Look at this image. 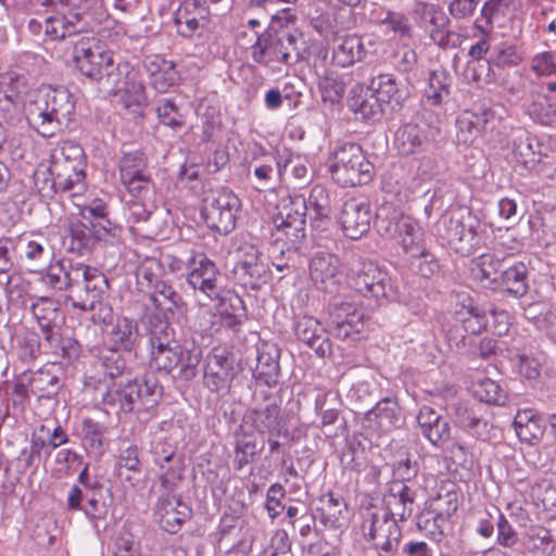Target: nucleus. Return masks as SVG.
Returning a JSON list of instances; mask_svg holds the SVG:
<instances>
[{
    "label": "nucleus",
    "instance_id": "obj_1",
    "mask_svg": "<svg viewBox=\"0 0 556 556\" xmlns=\"http://www.w3.org/2000/svg\"><path fill=\"white\" fill-rule=\"evenodd\" d=\"M73 62L100 92L116 96L127 91V65L114 62L113 54L96 39L83 37L74 45Z\"/></svg>",
    "mask_w": 556,
    "mask_h": 556
},
{
    "label": "nucleus",
    "instance_id": "obj_2",
    "mask_svg": "<svg viewBox=\"0 0 556 556\" xmlns=\"http://www.w3.org/2000/svg\"><path fill=\"white\" fill-rule=\"evenodd\" d=\"M74 111L75 102L66 88H42L27 105V121L38 135L51 138L70 125Z\"/></svg>",
    "mask_w": 556,
    "mask_h": 556
},
{
    "label": "nucleus",
    "instance_id": "obj_3",
    "mask_svg": "<svg viewBox=\"0 0 556 556\" xmlns=\"http://www.w3.org/2000/svg\"><path fill=\"white\" fill-rule=\"evenodd\" d=\"M480 219L466 206L441 215L434 226L435 235L455 253L469 256L480 243Z\"/></svg>",
    "mask_w": 556,
    "mask_h": 556
},
{
    "label": "nucleus",
    "instance_id": "obj_4",
    "mask_svg": "<svg viewBox=\"0 0 556 556\" xmlns=\"http://www.w3.org/2000/svg\"><path fill=\"white\" fill-rule=\"evenodd\" d=\"M332 179L342 187L367 185L374 178L375 166L357 143H344L334 149L328 161Z\"/></svg>",
    "mask_w": 556,
    "mask_h": 556
},
{
    "label": "nucleus",
    "instance_id": "obj_5",
    "mask_svg": "<svg viewBox=\"0 0 556 556\" xmlns=\"http://www.w3.org/2000/svg\"><path fill=\"white\" fill-rule=\"evenodd\" d=\"M160 393L161 386L152 375H146L141 379L128 377L108 384L102 402L121 412L130 413L139 408V405L151 406Z\"/></svg>",
    "mask_w": 556,
    "mask_h": 556
},
{
    "label": "nucleus",
    "instance_id": "obj_6",
    "mask_svg": "<svg viewBox=\"0 0 556 556\" xmlns=\"http://www.w3.org/2000/svg\"><path fill=\"white\" fill-rule=\"evenodd\" d=\"M439 116L427 108H420L409 122L403 123L394 134V147L402 155H412L441 135Z\"/></svg>",
    "mask_w": 556,
    "mask_h": 556
},
{
    "label": "nucleus",
    "instance_id": "obj_7",
    "mask_svg": "<svg viewBox=\"0 0 556 556\" xmlns=\"http://www.w3.org/2000/svg\"><path fill=\"white\" fill-rule=\"evenodd\" d=\"M307 202L302 195L282 199L277 205V213L273 217V224L277 230L278 240L283 238L289 243L287 252L295 254L300 243L305 238Z\"/></svg>",
    "mask_w": 556,
    "mask_h": 556
},
{
    "label": "nucleus",
    "instance_id": "obj_8",
    "mask_svg": "<svg viewBox=\"0 0 556 556\" xmlns=\"http://www.w3.org/2000/svg\"><path fill=\"white\" fill-rule=\"evenodd\" d=\"M85 153L80 144L66 140L52 156L49 168L52 175V188L55 192H67L85 177Z\"/></svg>",
    "mask_w": 556,
    "mask_h": 556
},
{
    "label": "nucleus",
    "instance_id": "obj_9",
    "mask_svg": "<svg viewBox=\"0 0 556 556\" xmlns=\"http://www.w3.org/2000/svg\"><path fill=\"white\" fill-rule=\"evenodd\" d=\"M240 207L239 198L230 189L222 187L205 193L201 215L210 229L227 235L236 226Z\"/></svg>",
    "mask_w": 556,
    "mask_h": 556
},
{
    "label": "nucleus",
    "instance_id": "obj_10",
    "mask_svg": "<svg viewBox=\"0 0 556 556\" xmlns=\"http://www.w3.org/2000/svg\"><path fill=\"white\" fill-rule=\"evenodd\" d=\"M349 279L356 292L378 302L395 295L389 274L372 261L356 260L349 269Z\"/></svg>",
    "mask_w": 556,
    "mask_h": 556
},
{
    "label": "nucleus",
    "instance_id": "obj_11",
    "mask_svg": "<svg viewBox=\"0 0 556 556\" xmlns=\"http://www.w3.org/2000/svg\"><path fill=\"white\" fill-rule=\"evenodd\" d=\"M151 365L159 371L172 372L179 365L182 345L175 339L169 323L160 316L150 319Z\"/></svg>",
    "mask_w": 556,
    "mask_h": 556
},
{
    "label": "nucleus",
    "instance_id": "obj_12",
    "mask_svg": "<svg viewBox=\"0 0 556 556\" xmlns=\"http://www.w3.org/2000/svg\"><path fill=\"white\" fill-rule=\"evenodd\" d=\"M362 531L374 542L377 549L395 554L402 536L396 519L387 515L383 508L370 505L363 514Z\"/></svg>",
    "mask_w": 556,
    "mask_h": 556
},
{
    "label": "nucleus",
    "instance_id": "obj_13",
    "mask_svg": "<svg viewBox=\"0 0 556 556\" xmlns=\"http://www.w3.org/2000/svg\"><path fill=\"white\" fill-rule=\"evenodd\" d=\"M299 38L290 31H267L258 36L252 47L253 60L261 64L280 61L286 64L296 62L300 56Z\"/></svg>",
    "mask_w": 556,
    "mask_h": 556
},
{
    "label": "nucleus",
    "instance_id": "obj_14",
    "mask_svg": "<svg viewBox=\"0 0 556 556\" xmlns=\"http://www.w3.org/2000/svg\"><path fill=\"white\" fill-rule=\"evenodd\" d=\"M240 371L232 353L213 349L203 362V383L212 392H228Z\"/></svg>",
    "mask_w": 556,
    "mask_h": 556
},
{
    "label": "nucleus",
    "instance_id": "obj_15",
    "mask_svg": "<svg viewBox=\"0 0 556 556\" xmlns=\"http://www.w3.org/2000/svg\"><path fill=\"white\" fill-rule=\"evenodd\" d=\"M233 280L245 289L258 290L267 281V265L255 245L244 243L237 250L231 270Z\"/></svg>",
    "mask_w": 556,
    "mask_h": 556
},
{
    "label": "nucleus",
    "instance_id": "obj_16",
    "mask_svg": "<svg viewBox=\"0 0 556 556\" xmlns=\"http://www.w3.org/2000/svg\"><path fill=\"white\" fill-rule=\"evenodd\" d=\"M187 282L193 290H199L210 300L219 298V270L216 264L203 253H194L187 260Z\"/></svg>",
    "mask_w": 556,
    "mask_h": 556
},
{
    "label": "nucleus",
    "instance_id": "obj_17",
    "mask_svg": "<svg viewBox=\"0 0 556 556\" xmlns=\"http://www.w3.org/2000/svg\"><path fill=\"white\" fill-rule=\"evenodd\" d=\"M372 218L370 204L362 199H349L341 208L339 222L344 235L358 240L370 229Z\"/></svg>",
    "mask_w": 556,
    "mask_h": 556
},
{
    "label": "nucleus",
    "instance_id": "obj_18",
    "mask_svg": "<svg viewBox=\"0 0 556 556\" xmlns=\"http://www.w3.org/2000/svg\"><path fill=\"white\" fill-rule=\"evenodd\" d=\"M342 264L336 254L316 252L309 261V276L315 287L326 293L338 291Z\"/></svg>",
    "mask_w": 556,
    "mask_h": 556
},
{
    "label": "nucleus",
    "instance_id": "obj_19",
    "mask_svg": "<svg viewBox=\"0 0 556 556\" xmlns=\"http://www.w3.org/2000/svg\"><path fill=\"white\" fill-rule=\"evenodd\" d=\"M161 528L168 533H177L191 516V508L175 492H162L155 507Z\"/></svg>",
    "mask_w": 556,
    "mask_h": 556
},
{
    "label": "nucleus",
    "instance_id": "obj_20",
    "mask_svg": "<svg viewBox=\"0 0 556 556\" xmlns=\"http://www.w3.org/2000/svg\"><path fill=\"white\" fill-rule=\"evenodd\" d=\"M514 156L526 169L553 179L554 175L547 168L546 154L542 152L540 141L529 134H521L514 141Z\"/></svg>",
    "mask_w": 556,
    "mask_h": 556
},
{
    "label": "nucleus",
    "instance_id": "obj_21",
    "mask_svg": "<svg viewBox=\"0 0 556 556\" xmlns=\"http://www.w3.org/2000/svg\"><path fill=\"white\" fill-rule=\"evenodd\" d=\"M148 296L156 311L149 316V320L160 316L161 320L169 323V319L186 306L182 296L169 283L161 279H156L154 282L151 281Z\"/></svg>",
    "mask_w": 556,
    "mask_h": 556
},
{
    "label": "nucleus",
    "instance_id": "obj_22",
    "mask_svg": "<svg viewBox=\"0 0 556 556\" xmlns=\"http://www.w3.org/2000/svg\"><path fill=\"white\" fill-rule=\"evenodd\" d=\"M81 283H79L73 291L74 296H70L74 307L83 311L94 309L96 303H99L102 295L109 288V282L104 274L93 268L90 273L84 276Z\"/></svg>",
    "mask_w": 556,
    "mask_h": 556
},
{
    "label": "nucleus",
    "instance_id": "obj_23",
    "mask_svg": "<svg viewBox=\"0 0 556 556\" xmlns=\"http://www.w3.org/2000/svg\"><path fill=\"white\" fill-rule=\"evenodd\" d=\"M415 498L416 492L410 486L401 481H393L383 496L381 508L391 518L405 521L414 511Z\"/></svg>",
    "mask_w": 556,
    "mask_h": 556
},
{
    "label": "nucleus",
    "instance_id": "obj_24",
    "mask_svg": "<svg viewBox=\"0 0 556 556\" xmlns=\"http://www.w3.org/2000/svg\"><path fill=\"white\" fill-rule=\"evenodd\" d=\"M31 313L36 318L48 345H58L60 325L64 316L55 302L48 298H39L31 305Z\"/></svg>",
    "mask_w": 556,
    "mask_h": 556
},
{
    "label": "nucleus",
    "instance_id": "obj_25",
    "mask_svg": "<svg viewBox=\"0 0 556 556\" xmlns=\"http://www.w3.org/2000/svg\"><path fill=\"white\" fill-rule=\"evenodd\" d=\"M244 421L262 435L280 437L288 432H283V419L276 402H270L265 407L250 409L244 416Z\"/></svg>",
    "mask_w": 556,
    "mask_h": 556
},
{
    "label": "nucleus",
    "instance_id": "obj_26",
    "mask_svg": "<svg viewBox=\"0 0 556 556\" xmlns=\"http://www.w3.org/2000/svg\"><path fill=\"white\" fill-rule=\"evenodd\" d=\"M295 334L320 357L332 354V344L327 336V329L312 316H302L295 325Z\"/></svg>",
    "mask_w": 556,
    "mask_h": 556
},
{
    "label": "nucleus",
    "instance_id": "obj_27",
    "mask_svg": "<svg viewBox=\"0 0 556 556\" xmlns=\"http://www.w3.org/2000/svg\"><path fill=\"white\" fill-rule=\"evenodd\" d=\"M365 420L368 427L381 432H390L400 428L404 422L400 405L392 397L380 400L374 408L365 414Z\"/></svg>",
    "mask_w": 556,
    "mask_h": 556
},
{
    "label": "nucleus",
    "instance_id": "obj_28",
    "mask_svg": "<svg viewBox=\"0 0 556 556\" xmlns=\"http://www.w3.org/2000/svg\"><path fill=\"white\" fill-rule=\"evenodd\" d=\"M257 357L253 376L268 387L277 384L280 374V348L276 343L262 342L256 348Z\"/></svg>",
    "mask_w": 556,
    "mask_h": 556
},
{
    "label": "nucleus",
    "instance_id": "obj_29",
    "mask_svg": "<svg viewBox=\"0 0 556 556\" xmlns=\"http://www.w3.org/2000/svg\"><path fill=\"white\" fill-rule=\"evenodd\" d=\"M348 105L355 115L368 122L379 121L383 113V103L377 94L368 87L359 84L352 87Z\"/></svg>",
    "mask_w": 556,
    "mask_h": 556
},
{
    "label": "nucleus",
    "instance_id": "obj_30",
    "mask_svg": "<svg viewBox=\"0 0 556 556\" xmlns=\"http://www.w3.org/2000/svg\"><path fill=\"white\" fill-rule=\"evenodd\" d=\"M412 220L393 203L386 201L377 207L375 227L380 236L392 239L399 237L403 229H407Z\"/></svg>",
    "mask_w": 556,
    "mask_h": 556
},
{
    "label": "nucleus",
    "instance_id": "obj_31",
    "mask_svg": "<svg viewBox=\"0 0 556 556\" xmlns=\"http://www.w3.org/2000/svg\"><path fill=\"white\" fill-rule=\"evenodd\" d=\"M422 435L433 445L441 446L451 435L448 421L429 406H422L417 416Z\"/></svg>",
    "mask_w": 556,
    "mask_h": 556
},
{
    "label": "nucleus",
    "instance_id": "obj_32",
    "mask_svg": "<svg viewBox=\"0 0 556 556\" xmlns=\"http://www.w3.org/2000/svg\"><path fill=\"white\" fill-rule=\"evenodd\" d=\"M362 37L353 34L337 37L332 46V62L340 67H348L361 62L366 56Z\"/></svg>",
    "mask_w": 556,
    "mask_h": 556
},
{
    "label": "nucleus",
    "instance_id": "obj_33",
    "mask_svg": "<svg viewBox=\"0 0 556 556\" xmlns=\"http://www.w3.org/2000/svg\"><path fill=\"white\" fill-rule=\"evenodd\" d=\"M91 218L83 215L81 218H70L66 224V235L70 238V250L80 255L91 252L98 241L90 229Z\"/></svg>",
    "mask_w": 556,
    "mask_h": 556
},
{
    "label": "nucleus",
    "instance_id": "obj_34",
    "mask_svg": "<svg viewBox=\"0 0 556 556\" xmlns=\"http://www.w3.org/2000/svg\"><path fill=\"white\" fill-rule=\"evenodd\" d=\"M452 76L443 68L430 71L427 78V88L425 98L427 102L434 106H440L448 102L452 93Z\"/></svg>",
    "mask_w": 556,
    "mask_h": 556
},
{
    "label": "nucleus",
    "instance_id": "obj_35",
    "mask_svg": "<svg viewBox=\"0 0 556 556\" xmlns=\"http://www.w3.org/2000/svg\"><path fill=\"white\" fill-rule=\"evenodd\" d=\"M413 15L418 24L428 31L451 26L452 23L450 15L439 4L425 1L415 2Z\"/></svg>",
    "mask_w": 556,
    "mask_h": 556
},
{
    "label": "nucleus",
    "instance_id": "obj_36",
    "mask_svg": "<svg viewBox=\"0 0 556 556\" xmlns=\"http://www.w3.org/2000/svg\"><path fill=\"white\" fill-rule=\"evenodd\" d=\"M113 349L131 352L139 341L138 325L128 317L117 318L110 331Z\"/></svg>",
    "mask_w": 556,
    "mask_h": 556
},
{
    "label": "nucleus",
    "instance_id": "obj_37",
    "mask_svg": "<svg viewBox=\"0 0 556 556\" xmlns=\"http://www.w3.org/2000/svg\"><path fill=\"white\" fill-rule=\"evenodd\" d=\"M486 124V112H463L456 119L458 142L470 144L484 130Z\"/></svg>",
    "mask_w": 556,
    "mask_h": 556
},
{
    "label": "nucleus",
    "instance_id": "obj_38",
    "mask_svg": "<svg viewBox=\"0 0 556 556\" xmlns=\"http://www.w3.org/2000/svg\"><path fill=\"white\" fill-rule=\"evenodd\" d=\"M527 277L528 268L523 263L506 264L496 287L504 288L515 298H521L528 292Z\"/></svg>",
    "mask_w": 556,
    "mask_h": 556
},
{
    "label": "nucleus",
    "instance_id": "obj_39",
    "mask_svg": "<svg viewBox=\"0 0 556 556\" xmlns=\"http://www.w3.org/2000/svg\"><path fill=\"white\" fill-rule=\"evenodd\" d=\"M506 264V258H500L495 254H482L478 257L472 271L476 279L480 282H488L496 288L502 270H504Z\"/></svg>",
    "mask_w": 556,
    "mask_h": 556
},
{
    "label": "nucleus",
    "instance_id": "obj_40",
    "mask_svg": "<svg viewBox=\"0 0 556 556\" xmlns=\"http://www.w3.org/2000/svg\"><path fill=\"white\" fill-rule=\"evenodd\" d=\"M81 432L83 446L87 454L94 459H99L104 453L105 427L91 418H86L83 421Z\"/></svg>",
    "mask_w": 556,
    "mask_h": 556
},
{
    "label": "nucleus",
    "instance_id": "obj_41",
    "mask_svg": "<svg viewBox=\"0 0 556 556\" xmlns=\"http://www.w3.org/2000/svg\"><path fill=\"white\" fill-rule=\"evenodd\" d=\"M457 331L458 330H454L452 332L450 340H454L458 349H466L467 353L471 357H481L485 359L496 354L498 349L497 340L488 337L482 339H478L477 337H462L459 338V341H456Z\"/></svg>",
    "mask_w": 556,
    "mask_h": 556
},
{
    "label": "nucleus",
    "instance_id": "obj_42",
    "mask_svg": "<svg viewBox=\"0 0 556 556\" xmlns=\"http://www.w3.org/2000/svg\"><path fill=\"white\" fill-rule=\"evenodd\" d=\"M99 367L111 383L125 379L128 372L126 359L116 349L104 350L99 357Z\"/></svg>",
    "mask_w": 556,
    "mask_h": 556
},
{
    "label": "nucleus",
    "instance_id": "obj_43",
    "mask_svg": "<svg viewBox=\"0 0 556 556\" xmlns=\"http://www.w3.org/2000/svg\"><path fill=\"white\" fill-rule=\"evenodd\" d=\"M368 88L377 94L378 99L384 104L394 101L400 104L404 94L400 89L399 83L392 74H379L374 77Z\"/></svg>",
    "mask_w": 556,
    "mask_h": 556
},
{
    "label": "nucleus",
    "instance_id": "obj_44",
    "mask_svg": "<svg viewBox=\"0 0 556 556\" xmlns=\"http://www.w3.org/2000/svg\"><path fill=\"white\" fill-rule=\"evenodd\" d=\"M179 358V369L175 377L182 381H190L197 377L202 359V349L194 342L190 345L186 342L181 348Z\"/></svg>",
    "mask_w": 556,
    "mask_h": 556
},
{
    "label": "nucleus",
    "instance_id": "obj_45",
    "mask_svg": "<svg viewBox=\"0 0 556 556\" xmlns=\"http://www.w3.org/2000/svg\"><path fill=\"white\" fill-rule=\"evenodd\" d=\"M320 506L317 508L320 519L326 527H341V518L346 511V504L341 497H336L333 493H328L319 501Z\"/></svg>",
    "mask_w": 556,
    "mask_h": 556
},
{
    "label": "nucleus",
    "instance_id": "obj_46",
    "mask_svg": "<svg viewBox=\"0 0 556 556\" xmlns=\"http://www.w3.org/2000/svg\"><path fill=\"white\" fill-rule=\"evenodd\" d=\"M511 0H488L480 10V16L476 18L475 26L482 33L491 31L493 23L506 14Z\"/></svg>",
    "mask_w": 556,
    "mask_h": 556
},
{
    "label": "nucleus",
    "instance_id": "obj_47",
    "mask_svg": "<svg viewBox=\"0 0 556 556\" xmlns=\"http://www.w3.org/2000/svg\"><path fill=\"white\" fill-rule=\"evenodd\" d=\"M159 481L162 492H176L179 482L184 478L185 457L182 454L166 460L164 467H160Z\"/></svg>",
    "mask_w": 556,
    "mask_h": 556
},
{
    "label": "nucleus",
    "instance_id": "obj_48",
    "mask_svg": "<svg viewBox=\"0 0 556 556\" xmlns=\"http://www.w3.org/2000/svg\"><path fill=\"white\" fill-rule=\"evenodd\" d=\"M194 8V0H187L177 11L175 23L178 27V33L186 37L191 38L198 30L205 26L206 10H199V17L189 18L188 9Z\"/></svg>",
    "mask_w": 556,
    "mask_h": 556
},
{
    "label": "nucleus",
    "instance_id": "obj_49",
    "mask_svg": "<svg viewBox=\"0 0 556 556\" xmlns=\"http://www.w3.org/2000/svg\"><path fill=\"white\" fill-rule=\"evenodd\" d=\"M129 219L135 224H142L144 230L150 233H156L159 229V215L153 204L146 205L139 200L128 203Z\"/></svg>",
    "mask_w": 556,
    "mask_h": 556
},
{
    "label": "nucleus",
    "instance_id": "obj_50",
    "mask_svg": "<svg viewBox=\"0 0 556 556\" xmlns=\"http://www.w3.org/2000/svg\"><path fill=\"white\" fill-rule=\"evenodd\" d=\"M260 450L257 448V444L255 439H253V434L243 433V437H240V433L236 434V442L233 446V467L236 470L243 469L244 466L253 462L255 456L260 454Z\"/></svg>",
    "mask_w": 556,
    "mask_h": 556
},
{
    "label": "nucleus",
    "instance_id": "obj_51",
    "mask_svg": "<svg viewBox=\"0 0 556 556\" xmlns=\"http://www.w3.org/2000/svg\"><path fill=\"white\" fill-rule=\"evenodd\" d=\"M160 124L178 130L185 125V115L174 99H162L156 106Z\"/></svg>",
    "mask_w": 556,
    "mask_h": 556
},
{
    "label": "nucleus",
    "instance_id": "obj_52",
    "mask_svg": "<svg viewBox=\"0 0 556 556\" xmlns=\"http://www.w3.org/2000/svg\"><path fill=\"white\" fill-rule=\"evenodd\" d=\"M473 393L480 402L489 404L504 405L507 400L505 390L498 382L490 378L477 381L473 386Z\"/></svg>",
    "mask_w": 556,
    "mask_h": 556
},
{
    "label": "nucleus",
    "instance_id": "obj_53",
    "mask_svg": "<svg viewBox=\"0 0 556 556\" xmlns=\"http://www.w3.org/2000/svg\"><path fill=\"white\" fill-rule=\"evenodd\" d=\"M59 389V377L48 369H39L31 377L30 391L39 397L50 399Z\"/></svg>",
    "mask_w": 556,
    "mask_h": 556
},
{
    "label": "nucleus",
    "instance_id": "obj_54",
    "mask_svg": "<svg viewBox=\"0 0 556 556\" xmlns=\"http://www.w3.org/2000/svg\"><path fill=\"white\" fill-rule=\"evenodd\" d=\"M84 29L68 15L51 16L46 20V34L54 39H64Z\"/></svg>",
    "mask_w": 556,
    "mask_h": 556
},
{
    "label": "nucleus",
    "instance_id": "obj_55",
    "mask_svg": "<svg viewBox=\"0 0 556 556\" xmlns=\"http://www.w3.org/2000/svg\"><path fill=\"white\" fill-rule=\"evenodd\" d=\"M116 471L119 478H123L134 484L132 476L128 475L127 472L139 475L141 471L139 450L136 445H131L121 452L116 463Z\"/></svg>",
    "mask_w": 556,
    "mask_h": 556
},
{
    "label": "nucleus",
    "instance_id": "obj_56",
    "mask_svg": "<svg viewBox=\"0 0 556 556\" xmlns=\"http://www.w3.org/2000/svg\"><path fill=\"white\" fill-rule=\"evenodd\" d=\"M525 545L530 552L542 554H549L555 547L549 531L543 527L531 528L527 533Z\"/></svg>",
    "mask_w": 556,
    "mask_h": 556
},
{
    "label": "nucleus",
    "instance_id": "obj_57",
    "mask_svg": "<svg viewBox=\"0 0 556 556\" xmlns=\"http://www.w3.org/2000/svg\"><path fill=\"white\" fill-rule=\"evenodd\" d=\"M60 2L72 8V11L67 14L81 28H86L90 25L93 20V10L97 5V0H60Z\"/></svg>",
    "mask_w": 556,
    "mask_h": 556
},
{
    "label": "nucleus",
    "instance_id": "obj_58",
    "mask_svg": "<svg viewBox=\"0 0 556 556\" xmlns=\"http://www.w3.org/2000/svg\"><path fill=\"white\" fill-rule=\"evenodd\" d=\"M318 88L324 101L339 102L345 92V85L336 74L328 73L319 79Z\"/></svg>",
    "mask_w": 556,
    "mask_h": 556
},
{
    "label": "nucleus",
    "instance_id": "obj_59",
    "mask_svg": "<svg viewBox=\"0 0 556 556\" xmlns=\"http://www.w3.org/2000/svg\"><path fill=\"white\" fill-rule=\"evenodd\" d=\"M42 452L47 455L50 454L47 447V442L41 437L34 434L30 439L29 451L23 450L21 454V456H24V458H20V462H23V472L29 468L37 469L39 467Z\"/></svg>",
    "mask_w": 556,
    "mask_h": 556
},
{
    "label": "nucleus",
    "instance_id": "obj_60",
    "mask_svg": "<svg viewBox=\"0 0 556 556\" xmlns=\"http://www.w3.org/2000/svg\"><path fill=\"white\" fill-rule=\"evenodd\" d=\"M451 20L470 21L477 13L480 0H446Z\"/></svg>",
    "mask_w": 556,
    "mask_h": 556
},
{
    "label": "nucleus",
    "instance_id": "obj_61",
    "mask_svg": "<svg viewBox=\"0 0 556 556\" xmlns=\"http://www.w3.org/2000/svg\"><path fill=\"white\" fill-rule=\"evenodd\" d=\"M445 26L440 29L429 30V37L440 49L450 50L458 48L463 42V36Z\"/></svg>",
    "mask_w": 556,
    "mask_h": 556
},
{
    "label": "nucleus",
    "instance_id": "obj_62",
    "mask_svg": "<svg viewBox=\"0 0 556 556\" xmlns=\"http://www.w3.org/2000/svg\"><path fill=\"white\" fill-rule=\"evenodd\" d=\"M65 267V276L63 277L64 285L66 290H72V292L76 289V287L84 282L83 278L90 273L93 267L85 265L83 263H73L70 260H64Z\"/></svg>",
    "mask_w": 556,
    "mask_h": 556
},
{
    "label": "nucleus",
    "instance_id": "obj_63",
    "mask_svg": "<svg viewBox=\"0 0 556 556\" xmlns=\"http://www.w3.org/2000/svg\"><path fill=\"white\" fill-rule=\"evenodd\" d=\"M363 328V321L357 316H352L345 324L327 325V336H333L339 340L354 339Z\"/></svg>",
    "mask_w": 556,
    "mask_h": 556
},
{
    "label": "nucleus",
    "instance_id": "obj_64",
    "mask_svg": "<svg viewBox=\"0 0 556 556\" xmlns=\"http://www.w3.org/2000/svg\"><path fill=\"white\" fill-rule=\"evenodd\" d=\"M137 168H148L146 154L140 150L124 151L119 161L121 177H128Z\"/></svg>",
    "mask_w": 556,
    "mask_h": 556
}]
</instances>
